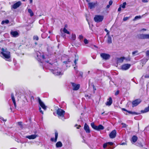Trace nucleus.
<instances>
[{"mask_svg":"<svg viewBox=\"0 0 149 149\" xmlns=\"http://www.w3.org/2000/svg\"><path fill=\"white\" fill-rule=\"evenodd\" d=\"M106 35L108 37H109V36H110L109 35V31L107 32V33L106 34Z\"/></svg>","mask_w":149,"mask_h":149,"instance_id":"54","label":"nucleus"},{"mask_svg":"<svg viewBox=\"0 0 149 149\" xmlns=\"http://www.w3.org/2000/svg\"><path fill=\"white\" fill-rule=\"evenodd\" d=\"M83 72H79V75L81 77H83Z\"/></svg>","mask_w":149,"mask_h":149,"instance_id":"47","label":"nucleus"},{"mask_svg":"<svg viewBox=\"0 0 149 149\" xmlns=\"http://www.w3.org/2000/svg\"><path fill=\"white\" fill-rule=\"evenodd\" d=\"M107 143L108 145V144L110 146H112L113 144V143L112 142H108Z\"/></svg>","mask_w":149,"mask_h":149,"instance_id":"48","label":"nucleus"},{"mask_svg":"<svg viewBox=\"0 0 149 149\" xmlns=\"http://www.w3.org/2000/svg\"><path fill=\"white\" fill-rule=\"evenodd\" d=\"M73 87V90L74 91H77L78 90L80 87L79 84H76L74 83H71Z\"/></svg>","mask_w":149,"mask_h":149,"instance_id":"9","label":"nucleus"},{"mask_svg":"<svg viewBox=\"0 0 149 149\" xmlns=\"http://www.w3.org/2000/svg\"><path fill=\"white\" fill-rule=\"evenodd\" d=\"M131 66V65L129 64H126L122 65L121 66V69L123 70H126L129 69Z\"/></svg>","mask_w":149,"mask_h":149,"instance_id":"8","label":"nucleus"},{"mask_svg":"<svg viewBox=\"0 0 149 149\" xmlns=\"http://www.w3.org/2000/svg\"><path fill=\"white\" fill-rule=\"evenodd\" d=\"M116 132L115 130L112 131L109 134V137L113 139L116 136Z\"/></svg>","mask_w":149,"mask_h":149,"instance_id":"12","label":"nucleus"},{"mask_svg":"<svg viewBox=\"0 0 149 149\" xmlns=\"http://www.w3.org/2000/svg\"><path fill=\"white\" fill-rule=\"evenodd\" d=\"M138 146H141V147H143V145L141 143H139V145H138Z\"/></svg>","mask_w":149,"mask_h":149,"instance_id":"60","label":"nucleus"},{"mask_svg":"<svg viewBox=\"0 0 149 149\" xmlns=\"http://www.w3.org/2000/svg\"><path fill=\"white\" fill-rule=\"evenodd\" d=\"M21 4V2L20 1H18L13 5L12 8L14 9H16L19 7Z\"/></svg>","mask_w":149,"mask_h":149,"instance_id":"13","label":"nucleus"},{"mask_svg":"<svg viewBox=\"0 0 149 149\" xmlns=\"http://www.w3.org/2000/svg\"><path fill=\"white\" fill-rule=\"evenodd\" d=\"M75 72H76V74H77L79 72V71H78V70H75Z\"/></svg>","mask_w":149,"mask_h":149,"instance_id":"61","label":"nucleus"},{"mask_svg":"<svg viewBox=\"0 0 149 149\" xmlns=\"http://www.w3.org/2000/svg\"><path fill=\"white\" fill-rule=\"evenodd\" d=\"M137 139L138 137L136 136L135 135L133 136L131 142L132 143H134L137 141Z\"/></svg>","mask_w":149,"mask_h":149,"instance_id":"21","label":"nucleus"},{"mask_svg":"<svg viewBox=\"0 0 149 149\" xmlns=\"http://www.w3.org/2000/svg\"><path fill=\"white\" fill-rule=\"evenodd\" d=\"M2 55V57L5 59H9L10 57V52L5 48L0 47V55Z\"/></svg>","mask_w":149,"mask_h":149,"instance_id":"2","label":"nucleus"},{"mask_svg":"<svg viewBox=\"0 0 149 149\" xmlns=\"http://www.w3.org/2000/svg\"><path fill=\"white\" fill-rule=\"evenodd\" d=\"M113 3V2L112 1L110 0L109 1V5L111 6V5H112V4Z\"/></svg>","mask_w":149,"mask_h":149,"instance_id":"46","label":"nucleus"},{"mask_svg":"<svg viewBox=\"0 0 149 149\" xmlns=\"http://www.w3.org/2000/svg\"><path fill=\"white\" fill-rule=\"evenodd\" d=\"M28 12L29 13L31 17H32L34 15V13L32 10L31 9H29L28 10Z\"/></svg>","mask_w":149,"mask_h":149,"instance_id":"28","label":"nucleus"},{"mask_svg":"<svg viewBox=\"0 0 149 149\" xmlns=\"http://www.w3.org/2000/svg\"><path fill=\"white\" fill-rule=\"evenodd\" d=\"M110 5H107V7H106L107 8H109V7H110Z\"/></svg>","mask_w":149,"mask_h":149,"instance_id":"56","label":"nucleus"},{"mask_svg":"<svg viewBox=\"0 0 149 149\" xmlns=\"http://www.w3.org/2000/svg\"><path fill=\"white\" fill-rule=\"evenodd\" d=\"M126 144V143H122L121 144V145H125Z\"/></svg>","mask_w":149,"mask_h":149,"instance_id":"64","label":"nucleus"},{"mask_svg":"<svg viewBox=\"0 0 149 149\" xmlns=\"http://www.w3.org/2000/svg\"><path fill=\"white\" fill-rule=\"evenodd\" d=\"M107 41V42L109 44L111 43L112 42L111 38V36L108 37Z\"/></svg>","mask_w":149,"mask_h":149,"instance_id":"30","label":"nucleus"},{"mask_svg":"<svg viewBox=\"0 0 149 149\" xmlns=\"http://www.w3.org/2000/svg\"><path fill=\"white\" fill-rule=\"evenodd\" d=\"M9 22V20L8 19H6L5 20H3L1 22L2 24H3L4 23L8 24Z\"/></svg>","mask_w":149,"mask_h":149,"instance_id":"31","label":"nucleus"},{"mask_svg":"<svg viewBox=\"0 0 149 149\" xmlns=\"http://www.w3.org/2000/svg\"><path fill=\"white\" fill-rule=\"evenodd\" d=\"M85 96L86 97H88V99H90V97H91V96H89L88 95H85Z\"/></svg>","mask_w":149,"mask_h":149,"instance_id":"52","label":"nucleus"},{"mask_svg":"<svg viewBox=\"0 0 149 149\" xmlns=\"http://www.w3.org/2000/svg\"><path fill=\"white\" fill-rule=\"evenodd\" d=\"M146 56H147V58L146 59V62L149 59V50L146 52Z\"/></svg>","mask_w":149,"mask_h":149,"instance_id":"29","label":"nucleus"},{"mask_svg":"<svg viewBox=\"0 0 149 149\" xmlns=\"http://www.w3.org/2000/svg\"><path fill=\"white\" fill-rule=\"evenodd\" d=\"M88 5L90 9H92L95 7V4L93 2L88 3Z\"/></svg>","mask_w":149,"mask_h":149,"instance_id":"22","label":"nucleus"},{"mask_svg":"<svg viewBox=\"0 0 149 149\" xmlns=\"http://www.w3.org/2000/svg\"><path fill=\"white\" fill-rule=\"evenodd\" d=\"M63 146L62 143L60 141L58 142L56 144V148H59Z\"/></svg>","mask_w":149,"mask_h":149,"instance_id":"25","label":"nucleus"},{"mask_svg":"<svg viewBox=\"0 0 149 149\" xmlns=\"http://www.w3.org/2000/svg\"><path fill=\"white\" fill-rule=\"evenodd\" d=\"M76 38V35L74 33H72L71 35V39L72 40H75Z\"/></svg>","mask_w":149,"mask_h":149,"instance_id":"27","label":"nucleus"},{"mask_svg":"<svg viewBox=\"0 0 149 149\" xmlns=\"http://www.w3.org/2000/svg\"><path fill=\"white\" fill-rule=\"evenodd\" d=\"M128 18L129 17H124L123 18V20L124 21H126L128 19Z\"/></svg>","mask_w":149,"mask_h":149,"instance_id":"45","label":"nucleus"},{"mask_svg":"<svg viewBox=\"0 0 149 149\" xmlns=\"http://www.w3.org/2000/svg\"><path fill=\"white\" fill-rule=\"evenodd\" d=\"M63 31L65 33H67L68 34H70V32L68 31V30L65 29V28H64L63 30Z\"/></svg>","mask_w":149,"mask_h":149,"instance_id":"33","label":"nucleus"},{"mask_svg":"<svg viewBox=\"0 0 149 149\" xmlns=\"http://www.w3.org/2000/svg\"><path fill=\"white\" fill-rule=\"evenodd\" d=\"M121 5H120L119 8H118V11H121Z\"/></svg>","mask_w":149,"mask_h":149,"instance_id":"49","label":"nucleus"},{"mask_svg":"<svg viewBox=\"0 0 149 149\" xmlns=\"http://www.w3.org/2000/svg\"><path fill=\"white\" fill-rule=\"evenodd\" d=\"M122 111H125L127 112L129 114H131L132 115H137L139 114V113L135 112H132L129 111H128L125 108H122Z\"/></svg>","mask_w":149,"mask_h":149,"instance_id":"14","label":"nucleus"},{"mask_svg":"<svg viewBox=\"0 0 149 149\" xmlns=\"http://www.w3.org/2000/svg\"><path fill=\"white\" fill-rule=\"evenodd\" d=\"M52 70V72L55 75H59L61 74V72L60 70L58 71V70L56 69H55Z\"/></svg>","mask_w":149,"mask_h":149,"instance_id":"19","label":"nucleus"},{"mask_svg":"<svg viewBox=\"0 0 149 149\" xmlns=\"http://www.w3.org/2000/svg\"><path fill=\"white\" fill-rule=\"evenodd\" d=\"M91 125L92 128L97 131L103 130L104 129V126L101 125H100L98 126H97L95 125L94 123H91Z\"/></svg>","mask_w":149,"mask_h":149,"instance_id":"4","label":"nucleus"},{"mask_svg":"<svg viewBox=\"0 0 149 149\" xmlns=\"http://www.w3.org/2000/svg\"><path fill=\"white\" fill-rule=\"evenodd\" d=\"M104 16L102 15H95L94 19L95 21L96 22H101L104 19Z\"/></svg>","mask_w":149,"mask_h":149,"instance_id":"5","label":"nucleus"},{"mask_svg":"<svg viewBox=\"0 0 149 149\" xmlns=\"http://www.w3.org/2000/svg\"><path fill=\"white\" fill-rule=\"evenodd\" d=\"M33 39L36 40H38L39 39L37 35L34 36L33 37Z\"/></svg>","mask_w":149,"mask_h":149,"instance_id":"35","label":"nucleus"},{"mask_svg":"<svg viewBox=\"0 0 149 149\" xmlns=\"http://www.w3.org/2000/svg\"><path fill=\"white\" fill-rule=\"evenodd\" d=\"M86 1L88 3H90V0H86Z\"/></svg>","mask_w":149,"mask_h":149,"instance_id":"63","label":"nucleus"},{"mask_svg":"<svg viewBox=\"0 0 149 149\" xmlns=\"http://www.w3.org/2000/svg\"><path fill=\"white\" fill-rule=\"evenodd\" d=\"M104 31H105L106 32H107V33L109 31V30H107V29L106 28V29H104Z\"/></svg>","mask_w":149,"mask_h":149,"instance_id":"58","label":"nucleus"},{"mask_svg":"<svg viewBox=\"0 0 149 149\" xmlns=\"http://www.w3.org/2000/svg\"><path fill=\"white\" fill-rule=\"evenodd\" d=\"M39 110L40 111V112L42 114H43V111L42 110L41 108L40 107H39Z\"/></svg>","mask_w":149,"mask_h":149,"instance_id":"43","label":"nucleus"},{"mask_svg":"<svg viewBox=\"0 0 149 149\" xmlns=\"http://www.w3.org/2000/svg\"><path fill=\"white\" fill-rule=\"evenodd\" d=\"M142 1L143 2H148V1L146 0H142Z\"/></svg>","mask_w":149,"mask_h":149,"instance_id":"57","label":"nucleus"},{"mask_svg":"<svg viewBox=\"0 0 149 149\" xmlns=\"http://www.w3.org/2000/svg\"><path fill=\"white\" fill-rule=\"evenodd\" d=\"M37 136V135L36 134H32L31 135L26 136V138L29 139H34L36 138Z\"/></svg>","mask_w":149,"mask_h":149,"instance_id":"20","label":"nucleus"},{"mask_svg":"<svg viewBox=\"0 0 149 149\" xmlns=\"http://www.w3.org/2000/svg\"><path fill=\"white\" fill-rule=\"evenodd\" d=\"M56 113L58 117L63 120H64L65 118H64L65 111L64 110L61 109H58L57 110Z\"/></svg>","mask_w":149,"mask_h":149,"instance_id":"3","label":"nucleus"},{"mask_svg":"<svg viewBox=\"0 0 149 149\" xmlns=\"http://www.w3.org/2000/svg\"><path fill=\"white\" fill-rule=\"evenodd\" d=\"M126 4V2H124L122 5H121V7H122L123 8H124L125 7V6Z\"/></svg>","mask_w":149,"mask_h":149,"instance_id":"36","label":"nucleus"},{"mask_svg":"<svg viewBox=\"0 0 149 149\" xmlns=\"http://www.w3.org/2000/svg\"><path fill=\"white\" fill-rule=\"evenodd\" d=\"M78 38L80 40H81L83 38V36L81 35H80L79 36V37H78Z\"/></svg>","mask_w":149,"mask_h":149,"instance_id":"41","label":"nucleus"},{"mask_svg":"<svg viewBox=\"0 0 149 149\" xmlns=\"http://www.w3.org/2000/svg\"><path fill=\"white\" fill-rule=\"evenodd\" d=\"M145 77L146 78H149V76L147 75H146L145 76Z\"/></svg>","mask_w":149,"mask_h":149,"instance_id":"55","label":"nucleus"},{"mask_svg":"<svg viewBox=\"0 0 149 149\" xmlns=\"http://www.w3.org/2000/svg\"><path fill=\"white\" fill-rule=\"evenodd\" d=\"M100 56L104 59L107 60L109 59L110 57V55L107 54L102 53L100 54Z\"/></svg>","mask_w":149,"mask_h":149,"instance_id":"10","label":"nucleus"},{"mask_svg":"<svg viewBox=\"0 0 149 149\" xmlns=\"http://www.w3.org/2000/svg\"><path fill=\"white\" fill-rule=\"evenodd\" d=\"M65 58H67V60L66 61H63V63L65 64L68 63H69L70 62V61L69 60V57L68 56L66 55L64 57H63V58L64 59Z\"/></svg>","mask_w":149,"mask_h":149,"instance_id":"24","label":"nucleus"},{"mask_svg":"<svg viewBox=\"0 0 149 149\" xmlns=\"http://www.w3.org/2000/svg\"><path fill=\"white\" fill-rule=\"evenodd\" d=\"M119 91L118 90L115 93V95H117L119 94Z\"/></svg>","mask_w":149,"mask_h":149,"instance_id":"50","label":"nucleus"},{"mask_svg":"<svg viewBox=\"0 0 149 149\" xmlns=\"http://www.w3.org/2000/svg\"><path fill=\"white\" fill-rule=\"evenodd\" d=\"M37 60L41 63L40 65L43 66L44 63L48 65L49 67L54 68L57 66L58 63L55 58L53 59L52 58L54 57V56H50L48 55H44V54L39 52H36Z\"/></svg>","mask_w":149,"mask_h":149,"instance_id":"1","label":"nucleus"},{"mask_svg":"<svg viewBox=\"0 0 149 149\" xmlns=\"http://www.w3.org/2000/svg\"><path fill=\"white\" fill-rule=\"evenodd\" d=\"M30 3H31L33 2V0H29Z\"/></svg>","mask_w":149,"mask_h":149,"instance_id":"62","label":"nucleus"},{"mask_svg":"<svg viewBox=\"0 0 149 149\" xmlns=\"http://www.w3.org/2000/svg\"><path fill=\"white\" fill-rule=\"evenodd\" d=\"M55 139L54 138H52L51 139V141H54L55 142H56L57 141L58 136V133L57 131H56L55 132Z\"/></svg>","mask_w":149,"mask_h":149,"instance_id":"17","label":"nucleus"},{"mask_svg":"<svg viewBox=\"0 0 149 149\" xmlns=\"http://www.w3.org/2000/svg\"><path fill=\"white\" fill-rule=\"evenodd\" d=\"M77 61H78V59H75L74 60V63L75 64V65H76V64H77Z\"/></svg>","mask_w":149,"mask_h":149,"instance_id":"51","label":"nucleus"},{"mask_svg":"<svg viewBox=\"0 0 149 149\" xmlns=\"http://www.w3.org/2000/svg\"><path fill=\"white\" fill-rule=\"evenodd\" d=\"M112 103V100L111 97H110L107 99L105 104L107 106H110Z\"/></svg>","mask_w":149,"mask_h":149,"instance_id":"16","label":"nucleus"},{"mask_svg":"<svg viewBox=\"0 0 149 149\" xmlns=\"http://www.w3.org/2000/svg\"><path fill=\"white\" fill-rule=\"evenodd\" d=\"M10 34L13 37H16L19 35L18 33L16 31H11Z\"/></svg>","mask_w":149,"mask_h":149,"instance_id":"18","label":"nucleus"},{"mask_svg":"<svg viewBox=\"0 0 149 149\" xmlns=\"http://www.w3.org/2000/svg\"><path fill=\"white\" fill-rule=\"evenodd\" d=\"M141 18V16H136L135 17L134 19V20H135L137 19H140Z\"/></svg>","mask_w":149,"mask_h":149,"instance_id":"37","label":"nucleus"},{"mask_svg":"<svg viewBox=\"0 0 149 149\" xmlns=\"http://www.w3.org/2000/svg\"><path fill=\"white\" fill-rule=\"evenodd\" d=\"M121 124L123 125L122 127L124 128L126 127H127L126 124L124 123H122Z\"/></svg>","mask_w":149,"mask_h":149,"instance_id":"42","label":"nucleus"},{"mask_svg":"<svg viewBox=\"0 0 149 149\" xmlns=\"http://www.w3.org/2000/svg\"><path fill=\"white\" fill-rule=\"evenodd\" d=\"M38 103L40 107L44 110H46L47 109V107L45 105L44 103L41 100L39 97H37Z\"/></svg>","mask_w":149,"mask_h":149,"instance_id":"7","label":"nucleus"},{"mask_svg":"<svg viewBox=\"0 0 149 149\" xmlns=\"http://www.w3.org/2000/svg\"><path fill=\"white\" fill-rule=\"evenodd\" d=\"M20 126L21 128H22L23 125H22V122H19L17 123Z\"/></svg>","mask_w":149,"mask_h":149,"instance_id":"38","label":"nucleus"},{"mask_svg":"<svg viewBox=\"0 0 149 149\" xmlns=\"http://www.w3.org/2000/svg\"><path fill=\"white\" fill-rule=\"evenodd\" d=\"M149 111V106L146 107L144 110H141V112L142 113H146L148 112Z\"/></svg>","mask_w":149,"mask_h":149,"instance_id":"26","label":"nucleus"},{"mask_svg":"<svg viewBox=\"0 0 149 149\" xmlns=\"http://www.w3.org/2000/svg\"><path fill=\"white\" fill-rule=\"evenodd\" d=\"M84 42L86 44H87L88 43V40L86 38H85L84 40Z\"/></svg>","mask_w":149,"mask_h":149,"instance_id":"40","label":"nucleus"},{"mask_svg":"<svg viewBox=\"0 0 149 149\" xmlns=\"http://www.w3.org/2000/svg\"><path fill=\"white\" fill-rule=\"evenodd\" d=\"M67 27H68V25H67V24H65V26H64V28H65V29H66Z\"/></svg>","mask_w":149,"mask_h":149,"instance_id":"59","label":"nucleus"},{"mask_svg":"<svg viewBox=\"0 0 149 149\" xmlns=\"http://www.w3.org/2000/svg\"><path fill=\"white\" fill-rule=\"evenodd\" d=\"M138 51L137 50L133 52H132V54L133 55H135L138 54Z\"/></svg>","mask_w":149,"mask_h":149,"instance_id":"39","label":"nucleus"},{"mask_svg":"<svg viewBox=\"0 0 149 149\" xmlns=\"http://www.w3.org/2000/svg\"><path fill=\"white\" fill-rule=\"evenodd\" d=\"M131 58L129 56H128L127 57H125V59H124L125 61H130Z\"/></svg>","mask_w":149,"mask_h":149,"instance_id":"34","label":"nucleus"},{"mask_svg":"<svg viewBox=\"0 0 149 149\" xmlns=\"http://www.w3.org/2000/svg\"><path fill=\"white\" fill-rule=\"evenodd\" d=\"M84 129L87 133H90V130L89 129V127L86 123H85L84 124Z\"/></svg>","mask_w":149,"mask_h":149,"instance_id":"15","label":"nucleus"},{"mask_svg":"<svg viewBox=\"0 0 149 149\" xmlns=\"http://www.w3.org/2000/svg\"><path fill=\"white\" fill-rule=\"evenodd\" d=\"M125 59V57H123L118 58V60L121 62H122L123 61H124V59Z\"/></svg>","mask_w":149,"mask_h":149,"instance_id":"32","label":"nucleus"},{"mask_svg":"<svg viewBox=\"0 0 149 149\" xmlns=\"http://www.w3.org/2000/svg\"><path fill=\"white\" fill-rule=\"evenodd\" d=\"M141 101L140 100L136 99L133 101L132 102V106L133 107H135L138 105L140 102Z\"/></svg>","mask_w":149,"mask_h":149,"instance_id":"11","label":"nucleus"},{"mask_svg":"<svg viewBox=\"0 0 149 149\" xmlns=\"http://www.w3.org/2000/svg\"><path fill=\"white\" fill-rule=\"evenodd\" d=\"M0 119L2 120H3L4 121H6V120H5L2 117H0Z\"/></svg>","mask_w":149,"mask_h":149,"instance_id":"53","label":"nucleus"},{"mask_svg":"<svg viewBox=\"0 0 149 149\" xmlns=\"http://www.w3.org/2000/svg\"><path fill=\"white\" fill-rule=\"evenodd\" d=\"M108 144L107 143H104L103 145V148H105L107 146Z\"/></svg>","mask_w":149,"mask_h":149,"instance_id":"44","label":"nucleus"},{"mask_svg":"<svg viewBox=\"0 0 149 149\" xmlns=\"http://www.w3.org/2000/svg\"><path fill=\"white\" fill-rule=\"evenodd\" d=\"M137 37L139 39H149V34H139L137 35Z\"/></svg>","mask_w":149,"mask_h":149,"instance_id":"6","label":"nucleus"},{"mask_svg":"<svg viewBox=\"0 0 149 149\" xmlns=\"http://www.w3.org/2000/svg\"><path fill=\"white\" fill-rule=\"evenodd\" d=\"M11 98L13 103L14 105V106L15 107H16V103L15 100V99L14 96L13 94L12 93L11 94Z\"/></svg>","mask_w":149,"mask_h":149,"instance_id":"23","label":"nucleus"}]
</instances>
